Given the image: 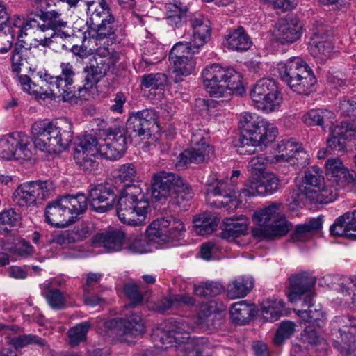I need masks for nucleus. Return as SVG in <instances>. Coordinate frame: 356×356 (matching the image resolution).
Segmentation results:
<instances>
[{"label":"nucleus","mask_w":356,"mask_h":356,"mask_svg":"<svg viewBox=\"0 0 356 356\" xmlns=\"http://www.w3.org/2000/svg\"><path fill=\"white\" fill-rule=\"evenodd\" d=\"M31 141L35 148L49 154H58L69 147L73 137V124L68 118L51 122L38 121L31 127ZM29 136L15 132L0 139V155L6 160H29L33 155Z\"/></svg>","instance_id":"obj_1"},{"label":"nucleus","mask_w":356,"mask_h":356,"mask_svg":"<svg viewBox=\"0 0 356 356\" xmlns=\"http://www.w3.org/2000/svg\"><path fill=\"white\" fill-rule=\"evenodd\" d=\"M204 84L210 96L214 98H225L222 103L228 102L234 94L242 96L245 88L242 84V75L232 67L224 68L219 64H213L202 71ZM219 102L213 99H198L196 104L209 111Z\"/></svg>","instance_id":"obj_2"},{"label":"nucleus","mask_w":356,"mask_h":356,"mask_svg":"<svg viewBox=\"0 0 356 356\" xmlns=\"http://www.w3.org/2000/svg\"><path fill=\"white\" fill-rule=\"evenodd\" d=\"M241 134L234 142V146L240 154H251L257 147L265 146L274 142L277 129L261 117L244 113L239 121Z\"/></svg>","instance_id":"obj_3"},{"label":"nucleus","mask_w":356,"mask_h":356,"mask_svg":"<svg viewBox=\"0 0 356 356\" xmlns=\"http://www.w3.org/2000/svg\"><path fill=\"white\" fill-rule=\"evenodd\" d=\"M149 209L148 188L145 184H124L116 204L117 214L122 222L134 226L143 225Z\"/></svg>","instance_id":"obj_4"},{"label":"nucleus","mask_w":356,"mask_h":356,"mask_svg":"<svg viewBox=\"0 0 356 356\" xmlns=\"http://www.w3.org/2000/svg\"><path fill=\"white\" fill-rule=\"evenodd\" d=\"M152 195L162 203L169 198L172 205L186 209L194 193L191 186L182 177L162 170L154 173L152 177Z\"/></svg>","instance_id":"obj_5"},{"label":"nucleus","mask_w":356,"mask_h":356,"mask_svg":"<svg viewBox=\"0 0 356 356\" xmlns=\"http://www.w3.org/2000/svg\"><path fill=\"white\" fill-rule=\"evenodd\" d=\"M280 203L274 202L254 212L252 220L259 225L252 229L254 238L274 240L285 236L292 229V224L282 214Z\"/></svg>","instance_id":"obj_6"},{"label":"nucleus","mask_w":356,"mask_h":356,"mask_svg":"<svg viewBox=\"0 0 356 356\" xmlns=\"http://www.w3.org/2000/svg\"><path fill=\"white\" fill-rule=\"evenodd\" d=\"M280 79L293 91L309 95L316 90L317 79L311 67L300 58L292 57L278 65Z\"/></svg>","instance_id":"obj_7"},{"label":"nucleus","mask_w":356,"mask_h":356,"mask_svg":"<svg viewBox=\"0 0 356 356\" xmlns=\"http://www.w3.org/2000/svg\"><path fill=\"white\" fill-rule=\"evenodd\" d=\"M302 183L305 185L303 190L299 188L293 192L294 202L296 199L302 200L303 197L314 204H327L334 200V196L323 188L324 177L317 165H314L305 172Z\"/></svg>","instance_id":"obj_8"},{"label":"nucleus","mask_w":356,"mask_h":356,"mask_svg":"<svg viewBox=\"0 0 356 356\" xmlns=\"http://www.w3.org/2000/svg\"><path fill=\"white\" fill-rule=\"evenodd\" d=\"M61 73L58 76H53L44 73L40 76L42 81L52 85L56 88L60 99L64 102H71L72 99L81 97L78 95V88L82 85L78 84L79 73L70 63L63 62L60 65Z\"/></svg>","instance_id":"obj_9"},{"label":"nucleus","mask_w":356,"mask_h":356,"mask_svg":"<svg viewBox=\"0 0 356 356\" xmlns=\"http://www.w3.org/2000/svg\"><path fill=\"white\" fill-rule=\"evenodd\" d=\"M190 22L193 31V37L190 42H179L172 47L169 53L171 63L197 52L210 35L211 29L200 15L191 17Z\"/></svg>","instance_id":"obj_10"},{"label":"nucleus","mask_w":356,"mask_h":356,"mask_svg":"<svg viewBox=\"0 0 356 356\" xmlns=\"http://www.w3.org/2000/svg\"><path fill=\"white\" fill-rule=\"evenodd\" d=\"M194 327L189 323L173 318H168L165 324H161L154 330L153 339L157 342L156 346L163 349L173 346V343H184L189 338Z\"/></svg>","instance_id":"obj_11"},{"label":"nucleus","mask_w":356,"mask_h":356,"mask_svg":"<svg viewBox=\"0 0 356 356\" xmlns=\"http://www.w3.org/2000/svg\"><path fill=\"white\" fill-rule=\"evenodd\" d=\"M184 223L173 216L161 217L153 220L147 227V238L156 243L179 241L185 232Z\"/></svg>","instance_id":"obj_12"},{"label":"nucleus","mask_w":356,"mask_h":356,"mask_svg":"<svg viewBox=\"0 0 356 356\" xmlns=\"http://www.w3.org/2000/svg\"><path fill=\"white\" fill-rule=\"evenodd\" d=\"M119 61L117 54L102 56L96 54L92 56L86 65L83 67V73L85 74L82 81V86L78 88V95H83V91L87 90L97 84L108 72L113 71Z\"/></svg>","instance_id":"obj_13"},{"label":"nucleus","mask_w":356,"mask_h":356,"mask_svg":"<svg viewBox=\"0 0 356 356\" xmlns=\"http://www.w3.org/2000/svg\"><path fill=\"white\" fill-rule=\"evenodd\" d=\"M55 193L51 180L35 181L19 185L13 193L14 201L21 207L41 204Z\"/></svg>","instance_id":"obj_14"},{"label":"nucleus","mask_w":356,"mask_h":356,"mask_svg":"<svg viewBox=\"0 0 356 356\" xmlns=\"http://www.w3.org/2000/svg\"><path fill=\"white\" fill-rule=\"evenodd\" d=\"M250 96L258 109L267 113L278 109L282 102V95L272 79L258 81L250 90Z\"/></svg>","instance_id":"obj_15"},{"label":"nucleus","mask_w":356,"mask_h":356,"mask_svg":"<svg viewBox=\"0 0 356 356\" xmlns=\"http://www.w3.org/2000/svg\"><path fill=\"white\" fill-rule=\"evenodd\" d=\"M104 327L122 341H130L145 332L143 320L136 313H130L124 318H115L104 323Z\"/></svg>","instance_id":"obj_16"},{"label":"nucleus","mask_w":356,"mask_h":356,"mask_svg":"<svg viewBox=\"0 0 356 356\" xmlns=\"http://www.w3.org/2000/svg\"><path fill=\"white\" fill-rule=\"evenodd\" d=\"M156 127V112L151 109H144L129 115L124 129L131 139H149L152 135L154 128Z\"/></svg>","instance_id":"obj_17"},{"label":"nucleus","mask_w":356,"mask_h":356,"mask_svg":"<svg viewBox=\"0 0 356 356\" xmlns=\"http://www.w3.org/2000/svg\"><path fill=\"white\" fill-rule=\"evenodd\" d=\"M191 143L193 146L185 149L177 157V168H185L192 163H202L209 159L210 154L213 153V147L207 144L200 131L193 134Z\"/></svg>","instance_id":"obj_18"},{"label":"nucleus","mask_w":356,"mask_h":356,"mask_svg":"<svg viewBox=\"0 0 356 356\" xmlns=\"http://www.w3.org/2000/svg\"><path fill=\"white\" fill-rule=\"evenodd\" d=\"M117 191L116 187L108 182L90 185L88 193V204L95 211L106 212L113 207Z\"/></svg>","instance_id":"obj_19"},{"label":"nucleus","mask_w":356,"mask_h":356,"mask_svg":"<svg viewBox=\"0 0 356 356\" xmlns=\"http://www.w3.org/2000/svg\"><path fill=\"white\" fill-rule=\"evenodd\" d=\"M40 5V20L43 22L41 25V31L44 32L51 30L53 33L56 34L60 38H70L73 33L68 25L67 22L60 18L61 13L59 11L50 10L52 5L56 6V2L47 6L44 2L35 3Z\"/></svg>","instance_id":"obj_20"},{"label":"nucleus","mask_w":356,"mask_h":356,"mask_svg":"<svg viewBox=\"0 0 356 356\" xmlns=\"http://www.w3.org/2000/svg\"><path fill=\"white\" fill-rule=\"evenodd\" d=\"M205 195L207 201L217 208L224 207L229 210L232 206L236 207V196L234 188L229 187L222 180L216 179L215 182L209 184Z\"/></svg>","instance_id":"obj_21"},{"label":"nucleus","mask_w":356,"mask_h":356,"mask_svg":"<svg viewBox=\"0 0 356 356\" xmlns=\"http://www.w3.org/2000/svg\"><path fill=\"white\" fill-rule=\"evenodd\" d=\"M280 180L273 173H267L257 180L248 179L245 188L240 191L243 197H251L256 195H269L275 193L279 189Z\"/></svg>","instance_id":"obj_22"},{"label":"nucleus","mask_w":356,"mask_h":356,"mask_svg":"<svg viewBox=\"0 0 356 356\" xmlns=\"http://www.w3.org/2000/svg\"><path fill=\"white\" fill-rule=\"evenodd\" d=\"M277 39L282 44H291L299 40L302 34L303 24L294 15H287L277 24Z\"/></svg>","instance_id":"obj_23"},{"label":"nucleus","mask_w":356,"mask_h":356,"mask_svg":"<svg viewBox=\"0 0 356 356\" xmlns=\"http://www.w3.org/2000/svg\"><path fill=\"white\" fill-rule=\"evenodd\" d=\"M331 137L327 140V147L337 152H344L346 140L355 137L356 127L346 122H341L340 126L329 129Z\"/></svg>","instance_id":"obj_24"},{"label":"nucleus","mask_w":356,"mask_h":356,"mask_svg":"<svg viewBox=\"0 0 356 356\" xmlns=\"http://www.w3.org/2000/svg\"><path fill=\"white\" fill-rule=\"evenodd\" d=\"M289 287L288 298L290 302H296L300 300L302 296H312V289L314 286L316 280L307 273L293 275L289 278Z\"/></svg>","instance_id":"obj_25"},{"label":"nucleus","mask_w":356,"mask_h":356,"mask_svg":"<svg viewBox=\"0 0 356 356\" xmlns=\"http://www.w3.org/2000/svg\"><path fill=\"white\" fill-rule=\"evenodd\" d=\"M350 323L343 330L339 329L340 336L333 339L332 346L343 356H356V325Z\"/></svg>","instance_id":"obj_26"},{"label":"nucleus","mask_w":356,"mask_h":356,"mask_svg":"<svg viewBox=\"0 0 356 356\" xmlns=\"http://www.w3.org/2000/svg\"><path fill=\"white\" fill-rule=\"evenodd\" d=\"M60 197L49 202L45 209L46 221L57 227H65L74 223V217L70 215V211L61 205Z\"/></svg>","instance_id":"obj_27"},{"label":"nucleus","mask_w":356,"mask_h":356,"mask_svg":"<svg viewBox=\"0 0 356 356\" xmlns=\"http://www.w3.org/2000/svg\"><path fill=\"white\" fill-rule=\"evenodd\" d=\"M118 24L113 15L111 13L102 18L99 22H94L88 26L87 31L89 37L97 40L104 38L115 39Z\"/></svg>","instance_id":"obj_28"},{"label":"nucleus","mask_w":356,"mask_h":356,"mask_svg":"<svg viewBox=\"0 0 356 356\" xmlns=\"http://www.w3.org/2000/svg\"><path fill=\"white\" fill-rule=\"evenodd\" d=\"M165 19L174 29L183 27L188 19V8L179 1L174 0L165 5Z\"/></svg>","instance_id":"obj_29"},{"label":"nucleus","mask_w":356,"mask_h":356,"mask_svg":"<svg viewBox=\"0 0 356 356\" xmlns=\"http://www.w3.org/2000/svg\"><path fill=\"white\" fill-rule=\"evenodd\" d=\"M19 81L24 91L35 96L36 99H49L51 100H56L59 99V94L57 93L56 88L52 85L47 84V88L44 86H40L32 81L31 78L27 75H22L19 76Z\"/></svg>","instance_id":"obj_30"},{"label":"nucleus","mask_w":356,"mask_h":356,"mask_svg":"<svg viewBox=\"0 0 356 356\" xmlns=\"http://www.w3.org/2000/svg\"><path fill=\"white\" fill-rule=\"evenodd\" d=\"M248 223V219L243 216L224 219V228L220 233L221 238L227 241H232L247 234Z\"/></svg>","instance_id":"obj_31"},{"label":"nucleus","mask_w":356,"mask_h":356,"mask_svg":"<svg viewBox=\"0 0 356 356\" xmlns=\"http://www.w3.org/2000/svg\"><path fill=\"white\" fill-rule=\"evenodd\" d=\"M330 34L323 27L314 31L309 42V48L315 56L318 54L328 56L332 50Z\"/></svg>","instance_id":"obj_32"},{"label":"nucleus","mask_w":356,"mask_h":356,"mask_svg":"<svg viewBox=\"0 0 356 356\" xmlns=\"http://www.w3.org/2000/svg\"><path fill=\"white\" fill-rule=\"evenodd\" d=\"M125 240V234L121 229H108L97 234L95 241L105 248L108 252L122 250Z\"/></svg>","instance_id":"obj_33"},{"label":"nucleus","mask_w":356,"mask_h":356,"mask_svg":"<svg viewBox=\"0 0 356 356\" xmlns=\"http://www.w3.org/2000/svg\"><path fill=\"white\" fill-rule=\"evenodd\" d=\"M334 114L327 109H312L304 114L303 122L308 126H320L323 130L331 129L334 124Z\"/></svg>","instance_id":"obj_34"},{"label":"nucleus","mask_w":356,"mask_h":356,"mask_svg":"<svg viewBox=\"0 0 356 356\" xmlns=\"http://www.w3.org/2000/svg\"><path fill=\"white\" fill-rule=\"evenodd\" d=\"M257 314L254 304H248L246 301L234 303L230 308V316L233 322L238 325L248 323Z\"/></svg>","instance_id":"obj_35"},{"label":"nucleus","mask_w":356,"mask_h":356,"mask_svg":"<svg viewBox=\"0 0 356 356\" xmlns=\"http://www.w3.org/2000/svg\"><path fill=\"white\" fill-rule=\"evenodd\" d=\"M60 199L63 201L61 205L70 211V215L74 217V222L80 214L84 213L87 209L88 196L86 197L83 193L68 194L60 197Z\"/></svg>","instance_id":"obj_36"},{"label":"nucleus","mask_w":356,"mask_h":356,"mask_svg":"<svg viewBox=\"0 0 356 356\" xmlns=\"http://www.w3.org/2000/svg\"><path fill=\"white\" fill-rule=\"evenodd\" d=\"M227 44L229 49L245 51L250 49L252 42L242 26L234 29L227 36Z\"/></svg>","instance_id":"obj_37"},{"label":"nucleus","mask_w":356,"mask_h":356,"mask_svg":"<svg viewBox=\"0 0 356 356\" xmlns=\"http://www.w3.org/2000/svg\"><path fill=\"white\" fill-rule=\"evenodd\" d=\"M254 286L252 277H239L227 286V296L232 299L245 297Z\"/></svg>","instance_id":"obj_38"},{"label":"nucleus","mask_w":356,"mask_h":356,"mask_svg":"<svg viewBox=\"0 0 356 356\" xmlns=\"http://www.w3.org/2000/svg\"><path fill=\"white\" fill-rule=\"evenodd\" d=\"M104 141L109 142L115 147L127 151V144L132 139L127 134V131L120 126H113L105 131Z\"/></svg>","instance_id":"obj_39"},{"label":"nucleus","mask_w":356,"mask_h":356,"mask_svg":"<svg viewBox=\"0 0 356 356\" xmlns=\"http://www.w3.org/2000/svg\"><path fill=\"white\" fill-rule=\"evenodd\" d=\"M322 218L318 217L310 219L302 225H298L291 234V239L295 241H305L308 239L312 233L322 227Z\"/></svg>","instance_id":"obj_40"},{"label":"nucleus","mask_w":356,"mask_h":356,"mask_svg":"<svg viewBox=\"0 0 356 356\" xmlns=\"http://www.w3.org/2000/svg\"><path fill=\"white\" fill-rule=\"evenodd\" d=\"M350 215L349 212H346L336 219L330 227V232L332 236L355 240V234L353 232L350 227Z\"/></svg>","instance_id":"obj_41"},{"label":"nucleus","mask_w":356,"mask_h":356,"mask_svg":"<svg viewBox=\"0 0 356 356\" xmlns=\"http://www.w3.org/2000/svg\"><path fill=\"white\" fill-rule=\"evenodd\" d=\"M41 294L53 309L60 310L65 307L64 294L60 289L54 288L50 282L43 286Z\"/></svg>","instance_id":"obj_42"},{"label":"nucleus","mask_w":356,"mask_h":356,"mask_svg":"<svg viewBox=\"0 0 356 356\" xmlns=\"http://www.w3.org/2000/svg\"><path fill=\"white\" fill-rule=\"evenodd\" d=\"M193 224L194 231L200 236L211 234L218 225L217 218L208 213L195 216Z\"/></svg>","instance_id":"obj_43"},{"label":"nucleus","mask_w":356,"mask_h":356,"mask_svg":"<svg viewBox=\"0 0 356 356\" xmlns=\"http://www.w3.org/2000/svg\"><path fill=\"white\" fill-rule=\"evenodd\" d=\"M186 339L184 345L180 346L179 350L186 353L185 356H204L209 354L208 350L210 349L211 343L208 339L204 337L193 339V343H190L189 339Z\"/></svg>","instance_id":"obj_44"},{"label":"nucleus","mask_w":356,"mask_h":356,"mask_svg":"<svg viewBox=\"0 0 356 356\" xmlns=\"http://www.w3.org/2000/svg\"><path fill=\"white\" fill-rule=\"evenodd\" d=\"M276 162L275 156L269 158L264 154L253 157L248 165V171L250 172L251 177L249 179L257 180L268 172L266 167L268 163Z\"/></svg>","instance_id":"obj_45"},{"label":"nucleus","mask_w":356,"mask_h":356,"mask_svg":"<svg viewBox=\"0 0 356 356\" xmlns=\"http://www.w3.org/2000/svg\"><path fill=\"white\" fill-rule=\"evenodd\" d=\"M173 64L175 76V83H179L183 81L182 76H187L195 70L196 63L192 56L175 60Z\"/></svg>","instance_id":"obj_46"},{"label":"nucleus","mask_w":356,"mask_h":356,"mask_svg":"<svg viewBox=\"0 0 356 356\" xmlns=\"http://www.w3.org/2000/svg\"><path fill=\"white\" fill-rule=\"evenodd\" d=\"M284 305L282 300L267 299L262 302L261 311L266 318L275 321L282 315Z\"/></svg>","instance_id":"obj_47"},{"label":"nucleus","mask_w":356,"mask_h":356,"mask_svg":"<svg viewBox=\"0 0 356 356\" xmlns=\"http://www.w3.org/2000/svg\"><path fill=\"white\" fill-rule=\"evenodd\" d=\"M86 13L90 17L86 21V25L88 26L94 22H99L102 18L111 14V8L106 0H99L89 6Z\"/></svg>","instance_id":"obj_48"},{"label":"nucleus","mask_w":356,"mask_h":356,"mask_svg":"<svg viewBox=\"0 0 356 356\" xmlns=\"http://www.w3.org/2000/svg\"><path fill=\"white\" fill-rule=\"evenodd\" d=\"M24 24V19L21 18L19 15H13V22L12 30L15 31V35H17V42L15 47L19 48H24L26 50L31 49L32 44L30 42L29 33L25 29Z\"/></svg>","instance_id":"obj_49"},{"label":"nucleus","mask_w":356,"mask_h":356,"mask_svg":"<svg viewBox=\"0 0 356 356\" xmlns=\"http://www.w3.org/2000/svg\"><path fill=\"white\" fill-rule=\"evenodd\" d=\"M99 154L94 153L85 154L80 152V151H74V159L79 166V168L88 172L95 171L99 166V162L97 161Z\"/></svg>","instance_id":"obj_50"},{"label":"nucleus","mask_w":356,"mask_h":356,"mask_svg":"<svg viewBox=\"0 0 356 356\" xmlns=\"http://www.w3.org/2000/svg\"><path fill=\"white\" fill-rule=\"evenodd\" d=\"M275 159L276 162H293V164L303 165L307 163L308 154L297 144L291 154L287 152L286 154H277L275 156Z\"/></svg>","instance_id":"obj_51"},{"label":"nucleus","mask_w":356,"mask_h":356,"mask_svg":"<svg viewBox=\"0 0 356 356\" xmlns=\"http://www.w3.org/2000/svg\"><path fill=\"white\" fill-rule=\"evenodd\" d=\"M90 324L88 322H83L70 328L68 332L69 344L72 347L77 346L86 339V334L89 330Z\"/></svg>","instance_id":"obj_52"},{"label":"nucleus","mask_w":356,"mask_h":356,"mask_svg":"<svg viewBox=\"0 0 356 356\" xmlns=\"http://www.w3.org/2000/svg\"><path fill=\"white\" fill-rule=\"evenodd\" d=\"M22 220L21 213L17 212L15 209L3 210L0 213V229L8 233L10 230V227H17L20 225Z\"/></svg>","instance_id":"obj_53"},{"label":"nucleus","mask_w":356,"mask_h":356,"mask_svg":"<svg viewBox=\"0 0 356 356\" xmlns=\"http://www.w3.org/2000/svg\"><path fill=\"white\" fill-rule=\"evenodd\" d=\"M296 324L292 321H286L280 323L277 330L273 341L275 346H280L289 339L295 332Z\"/></svg>","instance_id":"obj_54"},{"label":"nucleus","mask_w":356,"mask_h":356,"mask_svg":"<svg viewBox=\"0 0 356 356\" xmlns=\"http://www.w3.org/2000/svg\"><path fill=\"white\" fill-rule=\"evenodd\" d=\"M167 76L163 73L149 74L142 78V85L151 89H163L167 83Z\"/></svg>","instance_id":"obj_55"},{"label":"nucleus","mask_w":356,"mask_h":356,"mask_svg":"<svg viewBox=\"0 0 356 356\" xmlns=\"http://www.w3.org/2000/svg\"><path fill=\"white\" fill-rule=\"evenodd\" d=\"M312 296H307L303 300V305L310 307V322L312 326L322 327L325 318V313L321 309L313 308Z\"/></svg>","instance_id":"obj_56"},{"label":"nucleus","mask_w":356,"mask_h":356,"mask_svg":"<svg viewBox=\"0 0 356 356\" xmlns=\"http://www.w3.org/2000/svg\"><path fill=\"white\" fill-rule=\"evenodd\" d=\"M99 155L111 161H115L122 158L126 151L115 147L109 142L104 140V143L99 145Z\"/></svg>","instance_id":"obj_57"},{"label":"nucleus","mask_w":356,"mask_h":356,"mask_svg":"<svg viewBox=\"0 0 356 356\" xmlns=\"http://www.w3.org/2000/svg\"><path fill=\"white\" fill-rule=\"evenodd\" d=\"M99 142L96 137L92 135L85 136L80 141L79 145L75 148L74 151H80L85 154H99Z\"/></svg>","instance_id":"obj_58"},{"label":"nucleus","mask_w":356,"mask_h":356,"mask_svg":"<svg viewBox=\"0 0 356 356\" xmlns=\"http://www.w3.org/2000/svg\"><path fill=\"white\" fill-rule=\"evenodd\" d=\"M330 179L339 186H344L356 181V172L345 165Z\"/></svg>","instance_id":"obj_59"},{"label":"nucleus","mask_w":356,"mask_h":356,"mask_svg":"<svg viewBox=\"0 0 356 356\" xmlns=\"http://www.w3.org/2000/svg\"><path fill=\"white\" fill-rule=\"evenodd\" d=\"M340 114L350 118L352 121L356 120V101L346 97L341 99L338 106Z\"/></svg>","instance_id":"obj_60"},{"label":"nucleus","mask_w":356,"mask_h":356,"mask_svg":"<svg viewBox=\"0 0 356 356\" xmlns=\"http://www.w3.org/2000/svg\"><path fill=\"white\" fill-rule=\"evenodd\" d=\"M302 339L305 342L310 345L316 346H321V350H325L326 346V341L321 337L315 329L311 327H307L302 334Z\"/></svg>","instance_id":"obj_61"},{"label":"nucleus","mask_w":356,"mask_h":356,"mask_svg":"<svg viewBox=\"0 0 356 356\" xmlns=\"http://www.w3.org/2000/svg\"><path fill=\"white\" fill-rule=\"evenodd\" d=\"M124 291L127 298L131 300L129 307H135L143 302V296L139 291L138 286L136 284H126L124 286Z\"/></svg>","instance_id":"obj_62"},{"label":"nucleus","mask_w":356,"mask_h":356,"mask_svg":"<svg viewBox=\"0 0 356 356\" xmlns=\"http://www.w3.org/2000/svg\"><path fill=\"white\" fill-rule=\"evenodd\" d=\"M340 291L345 298V301L350 304L352 309L356 308L355 286L353 282H342L340 284Z\"/></svg>","instance_id":"obj_63"},{"label":"nucleus","mask_w":356,"mask_h":356,"mask_svg":"<svg viewBox=\"0 0 356 356\" xmlns=\"http://www.w3.org/2000/svg\"><path fill=\"white\" fill-rule=\"evenodd\" d=\"M118 178L124 183L132 182L136 177V169L133 163H125L118 170Z\"/></svg>","instance_id":"obj_64"}]
</instances>
